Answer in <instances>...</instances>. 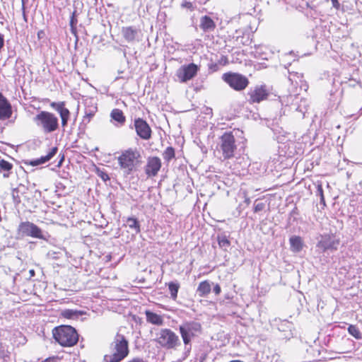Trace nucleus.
<instances>
[{
	"instance_id": "f257e3e1",
	"label": "nucleus",
	"mask_w": 362,
	"mask_h": 362,
	"mask_svg": "<svg viewBox=\"0 0 362 362\" xmlns=\"http://www.w3.org/2000/svg\"><path fill=\"white\" fill-rule=\"evenodd\" d=\"M111 355H105V361L106 362H120L129 354L128 341L122 334H117L110 346Z\"/></svg>"
},
{
	"instance_id": "f03ea898",
	"label": "nucleus",
	"mask_w": 362,
	"mask_h": 362,
	"mask_svg": "<svg viewBox=\"0 0 362 362\" xmlns=\"http://www.w3.org/2000/svg\"><path fill=\"white\" fill-rule=\"evenodd\" d=\"M141 158V153L137 148H129L121 152L117 160L120 168L129 175L140 163Z\"/></svg>"
},
{
	"instance_id": "7ed1b4c3",
	"label": "nucleus",
	"mask_w": 362,
	"mask_h": 362,
	"mask_svg": "<svg viewBox=\"0 0 362 362\" xmlns=\"http://www.w3.org/2000/svg\"><path fill=\"white\" fill-rule=\"evenodd\" d=\"M33 122L45 134L54 132L59 128L58 117L50 112L40 111L33 117Z\"/></svg>"
},
{
	"instance_id": "20e7f679",
	"label": "nucleus",
	"mask_w": 362,
	"mask_h": 362,
	"mask_svg": "<svg viewBox=\"0 0 362 362\" xmlns=\"http://www.w3.org/2000/svg\"><path fill=\"white\" fill-rule=\"evenodd\" d=\"M154 341L160 348L167 350L176 349L181 345L179 336L169 328L158 329Z\"/></svg>"
},
{
	"instance_id": "39448f33",
	"label": "nucleus",
	"mask_w": 362,
	"mask_h": 362,
	"mask_svg": "<svg viewBox=\"0 0 362 362\" xmlns=\"http://www.w3.org/2000/svg\"><path fill=\"white\" fill-rule=\"evenodd\" d=\"M52 334L54 339L62 346H72L78 340V335L76 329L69 325L55 327Z\"/></svg>"
},
{
	"instance_id": "423d86ee",
	"label": "nucleus",
	"mask_w": 362,
	"mask_h": 362,
	"mask_svg": "<svg viewBox=\"0 0 362 362\" xmlns=\"http://www.w3.org/2000/svg\"><path fill=\"white\" fill-rule=\"evenodd\" d=\"M179 331L187 348L190 346L192 339L201 334L202 325L196 321L185 322L179 326Z\"/></svg>"
},
{
	"instance_id": "0eeeda50",
	"label": "nucleus",
	"mask_w": 362,
	"mask_h": 362,
	"mask_svg": "<svg viewBox=\"0 0 362 362\" xmlns=\"http://www.w3.org/2000/svg\"><path fill=\"white\" fill-rule=\"evenodd\" d=\"M236 148L235 137L232 132H226L220 137L218 151L222 153L224 160L233 158Z\"/></svg>"
},
{
	"instance_id": "6e6552de",
	"label": "nucleus",
	"mask_w": 362,
	"mask_h": 362,
	"mask_svg": "<svg viewBox=\"0 0 362 362\" xmlns=\"http://www.w3.org/2000/svg\"><path fill=\"white\" fill-rule=\"evenodd\" d=\"M18 235L22 237L30 236L39 239H45L42 230L37 226L29 221L21 222L19 224Z\"/></svg>"
},
{
	"instance_id": "1a4fd4ad",
	"label": "nucleus",
	"mask_w": 362,
	"mask_h": 362,
	"mask_svg": "<svg viewBox=\"0 0 362 362\" xmlns=\"http://www.w3.org/2000/svg\"><path fill=\"white\" fill-rule=\"evenodd\" d=\"M224 81L234 90H244L249 83L248 79L243 75L237 73H228L223 74Z\"/></svg>"
},
{
	"instance_id": "9d476101",
	"label": "nucleus",
	"mask_w": 362,
	"mask_h": 362,
	"mask_svg": "<svg viewBox=\"0 0 362 362\" xmlns=\"http://www.w3.org/2000/svg\"><path fill=\"white\" fill-rule=\"evenodd\" d=\"M199 67L194 63L180 66L176 71V76L180 83L192 79L197 74Z\"/></svg>"
},
{
	"instance_id": "9b49d317",
	"label": "nucleus",
	"mask_w": 362,
	"mask_h": 362,
	"mask_svg": "<svg viewBox=\"0 0 362 362\" xmlns=\"http://www.w3.org/2000/svg\"><path fill=\"white\" fill-rule=\"evenodd\" d=\"M136 134L142 139L148 140L151 137V129L148 124L141 118H136L134 122Z\"/></svg>"
},
{
	"instance_id": "f8f14e48",
	"label": "nucleus",
	"mask_w": 362,
	"mask_h": 362,
	"mask_svg": "<svg viewBox=\"0 0 362 362\" xmlns=\"http://www.w3.org/2000/svg\"><path fill=\"white\" fill-rule=\"evenodd\" d=\"M249 102L250 103H259L261 101L267 99L268 96V92L264 86H257L254 88H252L248 92Z\"/></svg>"
},
{
	"instance_id": "ddd939ff",
	"label": "nucleus",
	"mask_w": 362,
	"mask_h": 362,
	"mask_svg": "<svg viewBox=\"0 0 362 362\" xmlns=\"http://www.w3.org/2000/svg\"><path fill=\"white\" fill-rule=\"evenodd\" d=\"M161 165L160 158L157 156L148 157L145 166V173L148 177H155L158 175Z\"/></svg>"
},
{
	"instance_id": "4468645a",
	"label": "nucleus",
	"mask_w": 362,
	"mask_h": 362,
	"mask_svg": "<svg viewBox=\"0 0 362 362\" xmlns=\"http://www.w3.org/2000/svg\"><path fill=\"white\" fill-rule=\"evenodd\" d=\"M50 106L59 114L62 127L64 128L66 127L68 121L70 118L71 113L70 111L66 107H65V103L52 102L51 103Z\"/></svg>"
},
{
	"instance_id": "2eb2a0df",
	"label": "nucleus",
	"mask_w": 362,
	"mask_h": 362,
	"mask_svg": "<svg viewBox=\"0 0 362 362\" xmlns=\"http://www.w3.org/2000/svg\"><path fill=\"white\" fill-rule=\"evenodd\" d=\"M139 30L133 26L123 27L122 28V36L128 42H133L136 40H139Z\"/></svg>"
},
{
	"instance_id": "dca6fc26",
	"label": "nucleus",
	"mask_w": 362,
	"mask_h": 362,
	"mask_svg": "<svg viewBox=\"0 0 362 362\" xmlns=\"http://www.w3.org/2000/svg\"><path fill=\"white\" fill-rule=\"evenodd\" d=\"M12 114L11 106L7 100L0 93V119H6Z\"/></svg>"
},
{
	"instance_id": "f3484780",
	"label": "nucleus",
	"mask_w": 362,
	"mask_h": 362,
	"mask_svg": "<svg viewBox=\"0 0 362 362\" xmlns=\"http://www.w3.org/2000/svg\"><path fill=\"white\" fill-rule=\"evenodd\" d=\"M216 27L215 21L209 16L200 18L199 28L205 33L213 32Z\"/></svg>"
},
{
	"instance_id": "a211bd4d",
	"label": "nucleus",
	"mask_w": 362,
	"mask_h": 362,
	"mask_svg": "<svg viewBox=\"0 0 362 362\" xmlns=\"http://www.w3.org/2000/svg\"><path fill=\"white\" fill-rule=\"evenodd\" d=\"M58 148L57 147H52L50 149V151L45 156H42L40 158L32 160L28 162H25V163H28L29 165L32 166H37L43 163H45L46 162L49 161L52 158L54 157V156L56 155L57 153Z\"/></svg>"
},
{
	"instance_id": "6ab92c4d",
	"label": "nucleus",
	"mask_w": 362,
	"mask_h": 362,
	"mask_svg": "<svg viewBox=\"0 0 362 362\" xmlns=\"http://www.w3.org/2000/svg\"><path fill=\"white\" fill-rule=\"evenodd\" d=\"M146 321L148 323H151L157 326H162L164 324V319L162 315H160L156 313H153L151 310H146L145 312Z\"/></svg>"
},
{
	"instance_id": "aec40b11",
	"label": "nucleus",
	"mask_w": 362,
	"mask_h": 362,
	"mask_svg": "<svg viewBox=\"0 0 362 362\" xmlns=\"http://www.w3.org/2000/svg\"><path fill=\"white\" fill-rule=\"evenodd\" d=\"M337 244H338V243H335L330 236H323L321 240L319 241L318 246L323 250H327L334 248L336 249Z\"/></svg>"
},
{
	"instance_id": "412c9836",
	"label": "nucleus",
	"mask_w": 362,
	"mask_h": 362,
	"mask_svg": "<svg viewBox=\"0 0 362 362\" xmlns=\"http://www.w3.org/2000/svg\"><path fill=\"white\" fill-rule=\"evenodd\" d=\"M211 291V286L209 281H203L199 283L197 292L200 297H205L210 293Z\"/></svg>"
},
{
	"instance_id": "4be33fe9",
	"label": "nucleus",
	"mask_w": 362,
	"mask_h": 362,
	"mask_svg": "<svg viewBox=\"0 0 362 362\" xmlns=\"http://www.w3.org/2000/svg\"><path fill=\"white\" fill-rule=\"evenodd\" d=\"M112 119L117 122L119 126H122L125 121L126 117L123 114V112L117 108L113 109L110 113Z\"/></svg>"
},
{
	"instance_id": "5701e85b",
	"label": "nucleus",
	"mask_w": 362,
	"mask_h": 362,
	"mask_svg": "<svg viewBox=\"0 0 362 362\" xmlns=\"http://www.w3.org/2000/svg\"><path fill=\"white\" fill-rule=\"evenodd\" d=\"M291 250L294 252H300L303 248V241L299 236H292L290 238Z\"/></svg>"
},
{
	"instance_id": "b1692460",
	"label": "nucleus",
	"mask_w": 362,
	"mask_h": 362,
	"mask_svg": "<svg viewBox=\"0 0 362 362\" xmlns=\"http://www.w3.org/2000/svg\"><path fill=\"white\" fill-rule=\"evenodd\" d=\"M12 168L13 165L11 163L4 159H0V172L4 173V177H8L9 176L8 172Z\"/></svg>"
},
{
	"instance_id": "393cba45",
	"label": "nucleus",
	"mask_w": 362,
	"mask_h": 362,
	"mask_svg": "<svg viewBox=\"0 0 362 362\" xmlns=\"http://www.w3.org/2000/svg\"><path fill=\"white\" fill-rule=\"evenodd\" d=\"M83 314L81 311L76 310H64L62 312V315L67 319H76Z\"/></svg>"
},
{
	"instance_id": "a878e982",
	"label": "nucleus",
	"mask_w": 362,
	"mask_h": 362,
	"mask_svg": "<svg viewBox=\"0 0 362 362\" xmlns=\"http://www.w3.org/2000/svg\"><path fill=\"white\" fill-rule=\"evenodd\" d=\"M168 289L170 293V297L172 299L175 300L177 297L178 290L180 288V284L177 282H170L168 283Z\"/></svg>"
},
{
	"instance_id": "bb28decb",
	"label": "nucleus",
	"mask_w": 362,
	"mask_h": 362,
	"mask_svg": "<svg viewBox=\"0 0 362 362\" xmlns=\"http://www.w3.org/2000/svg\"><path fill=\"white\" fill-rule=\"evenodd\" d=\"M127 226L138 233L140 232V225L139 221L135 218L129 217L126 221Z\"/></svg>"
},
{
	"instance_id": "cd10ccee",
	"label": "nucleus",
	"mask_w": 362,
	"mask_h": 362,
	"mask_svg": "<svg viewBox=\"0 0 362 362\" xmlns=\"http://www.w3.org/2000/svg\"><path fill=\"white\" fill-rule=\"evenodd\" d=\"M162 155L164 160L167 163H169L175 156V149L171 146H168L163 151Z\"/></svg>"
},
{
	"instance_id": "c85d7f7f",
	"label": "nucleus",
	"mask_w": 362,
	"mask_h": 362,
	"mask_svg": "<svg viewBox=\"0 0 362 362\" xmlns=\"http://www.w3.org/2000/svg\"><path fill=\"white\" fill-rule=\"evenodd\" d=\"M218 245L224 250H227L230 245V243L226 235H220L218 236Z\"/></svg>"
},
{
	"instance_id": "c756f323",
	"label": "nucleus",
	"mask_w": 362,
	"mask_h": 362,
	"mask_svg": "<svg viewBox=\"0 0 362 362\" xmlns=\"http://www.w3.org/2000/svg\"><path fill=\"white\" fill-rule=\"evenodd\" d=\"M348 332L356 339H360L362 337L361 332L356 325H349L348 327Z\"/></svg>"
},
{
	"instance_id": "7c9ffc66",
	"label": "nucleus",
	"mask_w": 362,
	"mask_h": 362,
	"mask_svg": "<svg viewBox=\"0 0 362 362\" xmlns=\"http://www.w3.org/2000/svg\"><path fill=\"white\" fill-rule=\"evenodd\" d=\"M96 111H97L96 106H93L89 109L86 108L83 120L85 121L87 119L88 122H89L90 119L94 116Z\"/></svg>"
},
{
	"instance_id": "2f4dec72",
	"label": "nucleus",
	"mask_w": 362,
	"mask_h": 362,
	"mask_svg": "<svg viewBox=\"0 0 362 362\" xmlns=\"http://www.w3.org/2000/svg\"><path fill=\"white\" fill-rule=\"evenodd\" d=\"M266 204L256 200L254 203V211L255 213L260 212L265 209Z\"/></svg>"
},
{
	"instance_id": "473e14b6",
	"label": "nucleus",
	"mask_w": 362,
	"mask_h": 362,
	"mask_svg": "<svg viewBox=\"0 0 362 362\" xmlns=\"http://www.w3.org/2000/svg\"><path fill=\"white\" fill-rule=\"evenodd\" d=\"M316 195L320 197V204L325 205V200L323 193V189L321 184H318L317 186Z\"/></svg>"
},
{
	"instance_id": "72a5a7b5",
	"label": "nucleus",
	"mask_w": 362,
	"mask_h": 362,
	"mask_svg": "<svg viewBox=\"0 0 362 362\" xmlns=\"http://www.w3.org/2000/svg\"><path fill=\"white\" fill-rule=\"evenodd\" d=\"M182 8H188L190 11H193L194 9V6L192 3L189 1H185L181 4Z\"/></svg>"
},
{
	"instance_id": "f704fd0d",
	"label": "nucleus",
	"mask_w": 362,
	"mask_h": 362,
	"mask_svg": "<svg viewBox=\"0 0 362 362\" xmlns=\"http://www.w3.org/2000/svg\"><path fill=\"white\" fill-rule=\"evenodd\" d=\"M74 14H75V12L73 13L72 16H71V20H70V26H71V29H74V26L77 23V20L74 17Z\"/></svg>"
},
{
	"instance_id": "c9c22d12",
	"label": "nucleus",
	"mask_w": 362,
	"mask_h": 362,
	"mask_svg": "<svg viewBox=\"0 0 362 362\" xmlns=\"http://www.w3.org/2000/svg\"><path fill=\"white\" fill-rule=\"evenodd\" d=\"M279 356L278 355H273L272 356V359L270 361H269V356H267V358L265 359L264 362H278Z\"/></svg>"
},
{
	"instance_id": "e433bc0d",
	"label": "nucleus",
	"mask_w": 362,
	"mask_h": 362,
	"mask_svg": "<svg viewBox=\"0 0 362 362\" xmlns=\"http://www.w3.org/2000/svg\"><path fill=\"white\" fill-rule=\"evenodd\" d=\"M213 291H214V292L215 293L216 295L220 294V293L221 291L220 286L218 284H216L214 286V287Z\"/></svg>"
},
{
	"instance_id": "4c0bfd02",
	"label": "nucleus",
	"mask_w": 362,
	"mask_h": 362,
	"mask_svg": "<svg viewBox=\"0 0 362 362\" xmlns=\"http://www.w3.org/2000/svg\"><path fill=\"white\" fill-rule=\"evenodd\" d=\"M4 46V35L0 33V52Z\"/></svg>"
},
{
	"instance_id": "58836bf2",
	"label": "nucleus",
	"mask_w": 362,
	"mask_h": 362,
	"mask_svg": "<svg viewBox=\"0 0 362 362\" xmlns=\"http://www.w3.org/2000/svg\"><path fill=\"white\" fill-rule=\"evenodd\" d=\"M332 4L334 7L338 8L339 6V4L337 0H332Z\"/></svg>"
},
{
	"instance_id": "ea45409f",
	"label": "nucleus",
	"mask_w": 362,
	"mask_h": 362,
	"mask_svg": "<svg viewBox=\"0 0 362 362\" xmlns=\"http://www.w3.org/2000/svg\"><path fill=\"white\" fill-rule=\"evenodd\" d=\"M101 177H102V179H103V180H106L109 179V177H108V175H107V174H103V175L101 176Z\"/></svg>"
},
{
	"instance_id": "a19ab883",
	"label": "nucleus",
	"mask_w": 362,
	"mask_h": 362,
	"mask_svg": "<svg viewBox=\"0 0 362 362\" xmlns=\"http://www.w3.org/2000/svg\"><path fill=\"white\" fill-rule=\"evenodd\" d=\"M29 273H30V276H34V275H35V271H34L33 269H30V270L29 271Z\"/></svg>"
},
{
	"instance_id": "79ce46f5",
	"label": "nucleus",
	"mask_w": 362,
	"mask_h": 362,
	"mask_svg": "<svg viewBox=\"0 0 362 362\" xmlns=\"http://www.w3.org/2000/svg\"><path fill=\"white\" fill-rule=\"evenodd\" d=\"M64 160V156L62 157L60 161H59V165H61V163H62V161Z\"/></svg>"
},
{
	"instance_id": "37998d69",
	"label": "nucleus",
	"mask_w": 362,
	"mask_h": 362,
	"mask_svg": "<svg viewBox=\"0 0 362 362\" xmlns=\"http://www.w3.org/2000/svg\"><path fill=\"white\" fill-rule=\"evenodd\" d=\"M52 360H46L45 362H52Z\"/></svg>"
},
{
	"instance_id": "c03bdc74",
	"label": "nucleus",
	"mask_w": 362,
	"mask_h": 362,
	"mask_svg": "<svg viewBox=\"0 0 362 362\" xmlns=\"http://www.w3.org/2000/svg\"><path fill=\"white\" fill-rule=\"evenodd\" d=\"M41 33H42V31H40V32H39V33H38V36H39V37H40V36H41V34H40Z\"/></svg>"
},
{
	"instance_id": "a18cd8bd",
	"label": "nucleus",
	"mask_w": 362,
	"mask_h": 362,
	"mask_svg": "<svg viewBox=\"0 0 362 362\" xmlns=\"http://www.w3.org/2000/svg\"><path fill=\"white\" fill-rule=\"evenodd\" d=\"M41 33H42V31H40V32H39V33H38V36H39V37H40V36H41V34H40Z\"/></svg>"
}]
</instances>
